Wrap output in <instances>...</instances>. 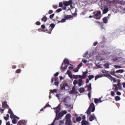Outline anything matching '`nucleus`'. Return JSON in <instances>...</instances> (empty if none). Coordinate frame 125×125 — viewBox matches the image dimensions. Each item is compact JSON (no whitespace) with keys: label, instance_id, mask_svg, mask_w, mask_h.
Masks as SVG:
<instances>
[{"label":"nucleus","instance_id":"48","mask_svg":"<svg viewBox=\"0 0 125 125\" xmlns=\"http://www.w3.org/2000/svg\"><path fill=\"white\" fill-rule=\"evenodd\" d=\"M61 112L62 113L63 116H64V115H66V114H67V111H66V110H63L62 111H61Z\"/></svg>","mask_w":125,"mask_h":125},{"label":"nucleus","instance_id":"4","mask_svg":"<svg viewBox=\"0 0 125 125\" xmlns=\"http://www.w3.org/2000/svg\"><path fill=\"white\" fill-rule=\"evenodd\" d=\"M60 88L62 90H69V89L70 88V86L68 85L67 83H64L60 85Z\"/></svg>","mask_w":125,"mask_h":125},{"label":"nucleus","instance_id":"29","mask_svg":"<svg viewBox=\"0 0 125 125\" xmlns=\"http://www.w3.org/2000/svg\"><path fill=\"white\" fill-rule=\"evenodd\" d=\"M76 121L77 122H81V121H82V117H81V116L77 117Z\"/></svg>","mask_w":125,"mask_h":125},{"label":"nucleus","instance_id":"45","mask_svg":"<svg viewBox=\"0 0 125 125\" xmlns=\"http://www.w3.org/2000/svg\"><path fill=\"white\" fill-rule=\"evenodd\" d=\"M113 62H120V61H119V59H118L117 58L113 59Z\"/></svg>","mask_w":125,"mask_h":125},{"label":"nucleus","instance_id":"15","mask_svg":"<svg viewBox=\"0 0 125 125\" xmlns=\"http://www.w3.org/2000/svg\"><path fill=\"white\" fill-rule=\"evenodd\" d=\"M81 125H90V123L88 122V121L86 120H82L81 122Z\"/></svg>","mask_w":125,"mask_h":125},{"label":"nucleus","instance_id":"49","mask_svg":"<svg viewBox=\"0 0 125 125\" xmlns=\"http://www.w3.org/2000/svg\"><path fill=\"white\" fill-rule=\"evenodd\" d=\"M47 107H50V105L48 104V103H47V104L43 107L44 109H45V108H47Z\"/></svg>","mask_w":125,"mask_h":125},{"label":"nucleus","instance_id":"27","mask_svg":"<svg viewBox=\"0 0 125 125\" xmlns=\"http://www.w3.org/2000/svg\"><path fill=\"white\" fill-rule=\"evenodd\" d=\"M86 113H87V115H90L91 114V110L90 108H88L87 110Z\"/></svg>","mask_w":125,"mask_h":125},{"label":"nucleus","instance_id":"10","mask_svg":"<svg viewBox=\"0 0 125 125\" xmlns=\"http://www.w3.org/2000/svg\"><path fill=\"white\" fill-rule=\"evenodd\" d=\"M94 120H95V121H97L96 117L94 116V113H93L92 114H91L89 117V122H92V121H94Z\"/></svg>","mask_w":125,"mask_h":125},{"label":"nucleus","instance_id":"8","mask_svg":"<svg viewBox=\"0 0 125 125\" xmlns=\"http://www.w3.org/2000/svg\"><path fill=\"white\" fill-rule=\"evenodd\" d=\"M95 19L98 20L101 18V11H99L93 16Z\"/></svg>","mask_w":125,"mask_h":125},{"label":"nucleus","instance_id":"54","mask_svg":"<svg viewBox=\"0 0 125 125\" xmlns=\"http://www.w3.org/2000/svg\"><path fill=\"white\" fill-rule=\"evenodd\" d=\"M83 66V62H81L78 65V69H80L81 67Z\"/></svg>","mask_w":125,"mask_h":125},{"label":"nucleus","instance_id":"59","mask_svg":"<svg viewBox=\"0 0 125 125\" xmlns=\"http://www.w3.org/2000/svg\"><path fill=\"white\" fill-rule=\"evenodd\" d=\"M26 66V64H20V67H21V68H24V66Z\"/></svg>","mask_w":125,"mask_h":125},{"label":"nucleus","instance_id":"58","mask_svg":"<svg viewBox=\"0 0 125 125\" xmlns=\"http://www.w3.org/2000/svg\"><path fill=\"white\" fill-rule=\"evenodd\" d=\"M53 7L54 9H57V7H58V5H53Z\"/></svg>","mask_w":125,"mask_h":125},{"label":"nucleus","instance_id":"13","mask_svg":"<svg viewBox=\"0 0 125 125\" xmlns=\"http://www.w3.org/2000/svg\"><path fill=\"white\" fill-rule=\"evenodd\" d=\"M88 108L91 109V112H94V111H95V106L94 105V104L93 103L90 104Z\"/></svg>","mask_w":125,"mask_h":125},{"label":"nucleus","instance_id":"17","mask_svg":"<svg viewBox=\"0 0 125 125\" xmlns=\"http://www.w3.org/2000/svg\"><path fill=\"white\" fill-rule=\"evenodd\" d=\"M104 75V77H106L107 78L109 79V80H111V81H112V79H113V77H112L111 75H110L109 73H106Z\"/></svg>","mask_w":125,"mask_h":125},{"label":"nucleus","instance_id":"11","mask_svg":"<svg viewBox=\"0 0 125 125\" xmlns=\"http://www.w3.org/2000/svg\"><path fill=\"white\" fill-rule=\"evenodd\" d=\"M71 101V98L69 96L65 97L63 100V102L64 103H69Z\"/></svg>","mask_w":125,"mask_h":125},{"label":"nucleus","instance_id":"33","mask_svg":"<svg viewBox=\"0 0 125 125\" xmlns=\"http://www.w3.org/2000/svg\"><path fill=\"white\" fill-rule=\"evenodd\" d=\"M104 67L106 69H109V63H106L104 64Z\"/></svg>","mask_w":125,"mask_h":125},{"label":"nucleus","instance_id":"39","mask_svg":"<svg viewBox=\"0 0 125 125\" xmlns=\"http://www.w3.org/2000/svg\"><path fill=\"white\" fill-rule=\"evenodd\" d=\"M108 11H109V10L108 9V8L104 9L103 10V13L104 14H106V13H107L108 12Z\"/></svg>","mask_w":125,"mask_h":125},{"label":"nucleus","instance_id":"44","mask_svg":"<svg viewBox=\"0 0 125 125\" xmlns=\"http://www.w3.org/2000/svg\"><path fill=\"white\" fill-rule=\"evenodd\" d=\"M73 72H79V68L76 67L75 68H73Z\"/></svg>","mask_w":125,"mask_h":125},{"label":"nucleus","instance_id":"16","mask_svg":"<svg viewBox=\"0 0 125 125\" xmlns=\"http://www.w3.org/2000/svg\"><path fill=\"white\" fill-rule=\"evenodd\" d=\"M56 110H55V112L56 113V115H58V113L60 112V106L58 105L57 107L55 108Z\"/></svg>","mask_w":125,"mask_h":125},{"label":"nucleus","instance_id":"60","mask_svg":"<svg viewBox=\"0 0 125 125\" xmlns=\"http://www.w3.org/2000/svg\"><path fill=\"white\" fill-rule=\"evenodd\" d=\"M48 14H52V13H53V11H52V10H50L49 11H48Z\"/></svg>","mask_w":125,"mask_h":125},{"label":"nucleus","instance_id":"5","mask_svg":"<svg viewBox=\"0 0 125 125\" xmlns=\"http://www.w3.org/2000/svg\"><path fill=\"white\" fill-rule=\"evenodd\" d=\"M83 75H73L74 76V79H85L86 78V75L87 74V71L83 72Z\"/></svg>","mask_w":125,"mask_h":125},{"label":"nucleus","instance_id":"36","mask_svg":"<svg viewBox=\"0 0 125 125\" xmlns=\"http://www.w3.org/2000/svg\"><path fill=\"white\" fill-rule=\"evenodd\" d=\"M99 78H102V76L101 75H98L95 77V81H96L98 79H99Z\"/></svg>","mask_w":125,"mask_h":125},{"label":"nucleus","instance_id":"43","mask_svg":"<svg viewBox=\"0 0 125 125\" xmlns=\"http://www.w3.org/2000/svg\"><path fill=\"white\" fill-rule=\"evenodd\" d=\"M8 113L10 114V115H11L12 114H13V112H12V110H11V108H9Z\"/></svg>","mask_w":125,"mask_h":125},{"label":"nucleus","instance_id":"38","mask_svg":"<svg viewBox=\"0 0 125 125\" xmlns=\"http://www.w3.org/2000/svg\"><path fill=\"white\" fill-rule=\"evenodd\" d=\"M121 100V97L116 96L115 97V101H120Z\"/></svg>","mask_w":125,"mask_h":125},{"label":"nucleus","instance_id":"26","mask_svg":"<svg viewBox=\"0 0 125 125\" xmlns=\"http://www.w3.org/2000/svg\"><path fill=\"white\" fill-rule=\"evenodd\" d=\"M17 122H18V121L16 120V118H14L12 120V124H14V125L17 124Z\"/></svg>","mask_w":125,"mask_h":125},{"label":"nucleus","instance_id":"31","mask_svg":"<svg viewBox=\"0 0 125 125\" xmlns=\"http://www.w3.org/2000/svg\"><path fill=\"white\" fill-rule=\"evenodd\" d=\"M117 86L119 89H122V88H123V87H122V84L121 83H117Z\"/></svg>","mask_w":125,"mask_h":125},{"label":"nucleus","instance_id":"42","mask_svg":"<svg viewBox=\"0 0 125 125\" xmlns=\"http://www.w3.org/2000/svg\"><path fill=\"white\" fill-rule=\"evenodd\" d=\"M114 68H115V69H121V68H122V66L118 65H114Z\"/></svg>","mask_w":125,"mask_h":125},{"label":"nucleus","instance_id":"14","mask_svg":"<svg viewBox=\"0 0 125 125\" xmlns=\"http://www.w3.org/2000/svg\"><path fill=\"white\" fill-rule=\"evenodd\" d=\"M84 79V78H79L78 80V85L79 86H82L83 83L84 81L83 80Z\"/></svg>","mask_w":125,"mask_h":125},{"label":"nucleus","instance_id":"12","mask_svg":"<svg viewBox=\"0 0 125 125\" xmlns=\"http://www.w3.org/2000/svg\"><path fill=\"white\" fill-rule=\"evenodd\" d=\"M2 107L4 108V109H8L9 108V106L8 105L7 102H3L2 103Z\"/></svg>","mask_w":125,"mask_h":125},{"label":"nucleus","instance_id":"34","mask_svg":"<svg viewBox=\"0 0 125 125\" xmlns=\"http://www.w3.org/2000/svg\"><path fill=\"white\" fill-rule=\"evenodd\" d=\"M88 78L89 79V81H91V80H92V79L94 78V75H89L88 76Z\"/></svg>","mask_w":125,"mask_h":125},{"label":"nucleus","instance_id":"47","mask_svg":"<svg viewBox=\"0 0 125 125\" xmlns=\"http://www.w3.org/2000/svg\"><path fill=\"white\" fill-rule=\"evenodd\" d=\"M62 11V9L59 8L57 10H56V12H57L58 13H59V12Z\"/></svg>","mask_w":125,"mask_h":125},{"label":"nucleus","instance_id":"9","mask_svg":"<svg viewBox=\"0 0 125 125\" xmlns=\"http://www.w3.org/2000/svg\"><path fill=\"white\" fill-rule=\"evenodd\" d=\"M65 6H68V5H72L73 3V0H69L68 1H65L63 2Z\"/></svg>","mask_w":125,"mask_h":125},{"label":"nucleus","instance_id":"56","mask_svg":"<svg viewBox=\"0 0 125 125\" xmlns=\"http://www.w3.org/2000/svg\"><path fill=\"white\" fill-rule=\"evenodd\" d=\"M59 123V125H64V122H63V121H60Z\"/></svg>","mask_w":125,"mask_h":125},{"label":"nucleus","instance_id":"40","mask_svg":"<svg viewBox=\"0 0 125 125\" xmlns=\"http://www.w3.org/2000/svg\"><path fill=\"white\" fill-rule=\"evenodd\" d=\"M78 83H79V81L78 80H74L73 82V84L74 85H76V84H78Z\"/></svg>","mask_w":125,"mask_h":125},{"label":"nucleus","instance_id":"24","mask_svg":"<svg viewBox=\"0 0 125 125\" xmlns=\"http://www.w3.org/2000/svg\"><path fill=\"white\" fill-rule=\"evenodd\" d=\"M42 22H46L47 21V17L46 16H44L43 18L42 19Z\"/></svg>","mask_w":125,"mask_h":125},{"label":"nucleus","instance_id":"52","mask_svg":"<svg viewBox=\"0 0 125 125\" xmlns=\"http://www.w3.org/2000/svg\"><path fill=\"white\" fill-rule=\"evenodd\" d=\"M21 69H17L16 71V73L17 74H19V73H21Z\"/></svg>","mask_w":125,"mask_h":125},{"label":"nucleus","instance_id":"35","mask_svg":"<svg viewBox=\"0 0 125 125\" xmlns=\"http://www.w3.org/2000/svg\"><path fill=\"white\" fill-rule=\"evenodd\" d=\"M79 92H80V93H83V92H84V88H80L79 89Z\"/></svg>","mask_w":125,"mask_h":125},{"label":"nucleus","instance_id":"21","mask_svg":"<svg viewBox=\"0 0 125 125\" xmlns=\"http://www.w3.org/2000/svg\"><path fill=\"white\" fill-rule=\"evenodd\" d=\"M24 124H25V122L23 120H21L18 122L17 125H24Z\"/></svg>","mask_w":125,"mask_h":125},{"label":"nucleus","instance_id":"61","mask_svg":"<svg viewBox=\"0 0 125 125\" xmlns=\"http://www.w3.org/2000/svg\"><path fill=\"white\" fill-rule=\"evenodd\" d=\"M3 111H4V109H2L1 108V107H0V112L1 113V114H2V113H3Z\"/></svg>","mask_w":125,"mask_h":125},{"label":"nucleus","instance_id":"23","mask_svg":"<svg viewBox=\"0 0 125 125\" xmlns=\"http://www.w3.org/2000/svg\"><path fill=\"white\" fill-rule=\"evenodd\" d=\"M64 105L67 107V108H70V109H73V106L72 107L71 104H65Z\"/></svg>","mask_w":125,"mask_h":125},{"label":"nucleus","instance_id":"22","mask_svg":"<svg viewBox=\"0 0 125 125\" xmlns=\"http://www.w3.org/2000/svg\"><path fill=\"white\" fill-rule=\"evenodd\" d=\"M119 3L122 5L125 4V0H119Z\"/></svg>","mask_w":125,"mask_h":125},{"label":"nucleus","instance_id":"20","mask_svg":"<svg viewBox=\"0 0 125 125\" xmlns=\"http://www.w3.org/2000/svg\"><path fill=\"white\" fill-rule=\"evenodd\" d=\"M63 65H64V63H62V66L61 67V69L62 70V71H64V70H66V68H67V67H68V65L65 64V66H63Z\"/></svg>","mask_w":125,"mask_h":125},{"label":"nucleus","instance_id":"6","mask_svg":"<svg viewBox=\"0 0 125 125\" xmlns=\"http://www.w3.org/2000/svg\"><path fill=\"white\" fill-rule=\"evenodd\" d=\"M73 18V16L71 15H66L65 17H64V19H62L61 21L57 20L58 21V23H64V22H66V20H68V19H71V18Z\"/></svg>","mask_w":125,"mask_h":125},{"label":"nucleus","instance_id":"3","mask_svg":"<svg viewBox=\"0 0 125 125\" xmlns=\"http://www.w3.org/2000/svg\"><path fill=\"white\" fill-rule=\"evenodd\" d=\"M55 27V24L51 23L50 26H49V29L45 28L44 29V32H46V33H48V34H51V32L52 31V30H53Z\"/></svg>","mask_w":125,"mask_h":125},{"label":"nucleus","instance_id":"64","mask_svg":"<svg viewBox=\"0 0 125 125\" xmlns=\"http://www.w3.org/2000/svg\"><path fill=\"white\" fill-rule=\"evenodd\" d=\"M36 24L38 25V26H40V25H41V22L40 21H37L36 22Z\"/></svg>","mask_w":125,"mask_h":125},{"label":"nucleus","instance_id":"18","mask_svg":"<svg viewBox=\"0 0 125 125\" xmlns=\"http://www.w3.org/2000/svg\"><path fill=\"white\" fill-rule=\"evenodd\" d=\"M50 92L49 93L50 96L49 97V99L51 98V96L50 95V93H54V92H57V89H54L53 90H50Z\"/></svg>","mask_w":125,"mask_h":125},{"label":"nucleus","instance_id":"25","mask_svg":"<svg viewBox=\"0 0 125 125\" xmlns=\"http://www.w3.org/2000/svg\"><path fill=\"white\" fill-rule=\"evenodd\" d=\"M103 21L104 22V23L105 24L108 23V19H107V17H104L103 19Z\"/></svg>","mask_w":125,"mask_h":125},{"label":"nucleus","instance_id":"2","mask_svg":"<svg viewBox=\"0 0 125 125\" xmlns=\"http://www.w3.org/2000/svg\"><path fill=\"white\" fill-rule=\"evenodd\" d=\"M63 117V114L61 111L60 112L58 113V114L56 115L55 118L54 119L53 122L50 125H55V121L56 120H60Z\"/></svg>","mask_w":125,"mask_h":125},{"label":"nucleus","instance_id":"30","mask_svg":"<svg viewBox=\"0 0 125 125\" xmlns=\"http://www.w3.org/2000/svg\"><path fill=\"white\" fill-rule=\"evenodd\" d=\"M16 117V115H14V113H12V114H10V118L11 119H15Z\"/></svg>","mask_w":125,"mask_h":125},{"label":"nucleus","instance_id":"19","mask_svg":"<svg viewBox=\"0 0 125 125\" xmlns=\"http://www.w3.org/2000/svg\"><path fill=\"white\" fill-rule=\"evenodd\" d=\"M113 87L114 88V91L116 92V91L119 90V88L118 87V86L116 84H114L113 85Z\"/></svg>","mask_w":125,"mask_h":125},{"label":"nucleus","instance_id":"46","mask_svg":"<svg viewBox=\"0 0 125 125\" xmlns=\"http://www.w3.org/2000/svg\"><path fill=\"white\" fill-rule=\"evenodd\" d=\"M98 102H99V99H95L94 103H95V104H97V103H98Z\"/></svg>","mask_w":125,"mask_h":125},{"label":"nucleus","instance_id":"50","mask_svg":"<svg viewBox=\"0 0 125 125\" xmlns=\"http://www.w3.org/2000/svg\"><path fill=\"white\" fill-rule=\"evenodd\" d=\"M56 97H57L58 98V99H60V97H61V94H57L56 95Z\"/></svg>","mask_w":125,"mask_h":125},{"label":"nucleus","instance_id":"41","mask_svg":"<svg viewBox=\"0 0 125 125\" xmlns=\"http://www.w3.org/2000/svg\"><path fill=\"white\" fill-rule=\"evenodd\" d=\"M63 63H64V64H69V60H68V59L64 60Z\"/></svg>","mask_w":125,"mask_h":125},{"label":"nucleus","instance_id":"55","mask_svg":"<svg viewBox=\"0 0 125 125\" xmlns=\"http://www.w3.org/2000/svg\"><path fill=\"white\" fill-rule=\"evenodd\" d=\"M59 5V7H62V6H63V3L62 2H60Z\"/></svg>","mask_w":125,"mask_h":125},{"label":"nucleus","instance_id":"32","mask_svg":"<svg viewBox=\"0 0 125 125\" xmlns=\"http://www.w3.org/2000/svg\"><path fill=\"white\" fill-rule=\"evenodd\" d=\"M67 74L70 79H73V75L72 74V72L71 71L68 72Z\"/></svg>","mask_w":125,"mask_h":125},{"label":"nucleus","instance_id":"63","mask_svg":"<svg viewBox=\"0 0 125 125\" xmlns=\"http://www.w3.org/2000/svg\"><path fill=\"white\" fill-rule=\"evenodd\" d=\"M116 94H117V95H122V93H121V92H120V91H117L116 92Z\"/></svg>","mask_w":125,"mask_h":125},{"label":"nucleus","instance_id":"51","mask_svg":"<svg viewBox=\"0 0 125 125\" xmlns=\"http://www.w3.org/2000/svg\"><path fill=\"white\" fill-rule=\"evenodd\" d=\"M54 15H55V14H51V15H50V16H49L50 19H52V18H53V17H54Z\"/></svg>","mask_w":125,"mask_h":125},{"label":"nucleus","instance_id":"28","mask_svg":"<svg viewBox=\"0 0 125 125\" xmlns=\"http://www.w3.org/2000/svg\"><path fill=\"white\" fill-rule=\"evenodd\" d=\"M91 90V83H90L89 85L87 86V91H90Z\"/></svg>","mask_w":125,"mask_h":125},{"label":"nucleus","instance_id":"37","mask_svg":"<svg viewBox=\"0 0 125 125\" xmlns=\"http://www.w3.org/2000/svg\"><path fill=\"white\" fill-rule=\"evenodd\" d=\"M116 73H120L121 74H122V73H124V69H119L118 70H116Z\"/></svg>","mask_w":125,"mask_h":125},{"label":"nucleus","instance_id":"62","mask_svg":"<svg viewBox=\"0 0 125 125\" xmlns=\"http://www.w3.org/2000/svg\"><path fill=\"white\" fill-rule=\"evenodd\" d=\"M88 52H86L83 55V57H86V55H87V54Z\"/></svg>","mask_w":125,"mask_h":125},{"label":"nucleus","instance_id":"7","mask_svg":"<svg viewBox=\"0 0 125 125\" xmlns=\"http://www.w3.org/2000/svg\"><path fill=\"white\" fill-rule=\"evenodd\" d=\"M54 81L55 82L54 83V84H53V85H56V86H58L59 84V82H58V81H59V78H58V77H55L54 78H52L51 83H53V82H54Z\"/></svg>","mask_w":125,"mask_h":125},{"label":"nucleus","instance_id":"57","mask_svg":"<svg viewBox=\"0 0 125 125\" xmlns=\"http://www.w3.org/2000/svg\"><path fill=\"white\" fill-rule=\"evenodd\" d=\"M110 94H111V96H115V92L113 91H111Z\"/></svg>","mask_w":125,"mask_h":125},{"label":"nucleus","instance_id":"1","mask_svg":"<svg viewBox=\"0 0 125 125\" xmlns=\"http://www.w3.org/2000/svg\"><path fill=\"white\" fill-rule=\"evenodd\" d=\"M71 117H72L71 114H66V115L65 117V125H72V120H71Z\"/></svg>","mask_w":125,"mask_h":125},{"label":"nucleus","instance_id":"53","mask_svg":"<svg viewBox=\"0 0 125 125\" xmlns=\"http://www.w3.org/2000/svg\"><path fill=\"white\" fill-rule=\"evenodd\" d=\"M88 96L89 97V99L90 100L91 98V93L90 92H89L88 93Z\"/></svg>","mask_w":125,"mask_h":125}]
</instances>
